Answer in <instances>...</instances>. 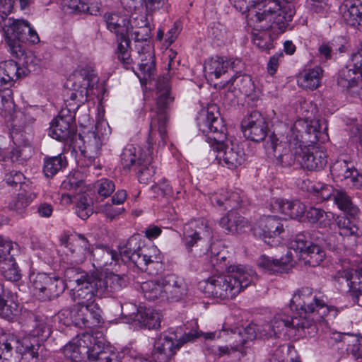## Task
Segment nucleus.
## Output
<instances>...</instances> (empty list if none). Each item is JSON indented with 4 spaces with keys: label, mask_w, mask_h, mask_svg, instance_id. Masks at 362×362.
<instances>
[{
    "label": "nucleus",
    "mask_w": 362,
    "mask_h": 362,
    "mask_svg": "<svg viewBox=\"0 0 362 362\" xmlns=\"http://www.w3.org/2000/svg\"><path fill=\"white\" fill-rule=\"evenodd\" d=\"M66 165V160L65 157L59 154L45 158L43 171L47 177H53Z\"/></svg>",
    "instance_id": "obj_47"
},
{
    "label": "nucleus",
    "mask_w": 362,
    "mask_h": 362,
    "mask_svg": "<svg viewBox=\"0 0 362 362\" xmlns=\"http://www.w3.org/2000/svg\"><path fill=\"white\" fill-rule=\"evenodd\" d=\"M69 81L72 83L71 87L66 90L64 99L67 110H62L59 115L54 119L49 129V135L58 141H66L71 139L75 134L73 124V116L71 110L78 108L81 104L87 101L93 87L98 82V76L93 72L86 69L76 71Z\"/></svg>",
    "instance_id": "obj_3"
},
{
    "label": "nucleus",
    "mask_w": 362,
    "mask_h": 362,
    "mask_svg": "<svg viewBox=\"0 0 362 362\" xmlns=\"http://www.w3.org/2000/svg\"><path fill=\"white\" fill-rule=\"evenodd\" d=\"M95 276L91 275L90 277H86L82 283L75 285L71 290L73 300L78 305L100 308L95 301V297H99L95 286Z\"/></svg>",
    "instance_id": "obj_21"
},
{
    "label": "nucleus",
    "mask_w": 362,
    "mask_h": 362,
    "mask_svg": "<svg viewBox=\"0 0 362 362\" xmlns=\"http://www.w3.org/2000/svg\"><path fill=\"white\" fill-rule=\"evenodd\" d=\"M293 260V255L288 251L285 257L280 259H273L264 255H262L258 260V266L269 273L283 272L286 267Z\"/></svg>",
    "instance_id": "obj_33"
},
{
    "label": "nucleus",
    "mask_w": 362,
    "mask_h": 362,
    "mask_svg": "<svg viewBox=\"0 0 362 362\" xmlns=\"http://www.w3.org/2000/svg\"><path fill=\"white\" fill-rule=\"evenodd\" d=\"M306 4L310 12L320 17H325L329 9L327 0H307Z\"/></svg>",
    "instance_id": "obj_56"
},
{
    "label": "nucleus",
    "mask_w": 362,
    "mask_h": 362,
    "mask_svg": "<svg viewBox=\"0 0 362 362\" xmlns=\"http://www.w3.org/2000/svg\"><path fill=\"white\" fill-rule=\"evenodd\" d=\"M101 313L100 308L76 304L71 309L64 310L62 315L67 317L64 322L66 325H74L80 328H89L101 322Z\"/></svg>",
    "instance_id": "obj_16"
},
{
    "label": "nucleus",
    "mask_w": 362,
    "mask_h": 362,
    "mask_svg": "<svg viewBox=\"0 0 362 362\" xmlns=\"http://www.w3.org/2000/svg\"><path fill=\"white\" fill-rule=\"evenodd\" d=\"M76 213L81 219H87L93 213L92 199L88 196H81L76 204Z\"/></svg>",
    "instance_id": "obj_52"
},
{
    "label": "nucleus",
    "mask_w": 362,
    "mask_h": 362,
    "mask_svg": "<svg viewBox=\"0 0 362 362\" xmlns=\"http://www.w3.org/2000/svg\"><path fill=\"white\" fill-rule=\"evenodd\" d=\"M334 339L337 341L342 342L346 346V350L351 352V349L354 347L360 339L358 337L350 334L349 333L337 334Z\"/></svg>",
    "instance_id": "obj_62"
},
{
    "label": "nucleus",
    "mask_w": 362,
    "mask_h": 362,
    "mask_svg": "<svg viewBox=\"0 0 362 362\" xmlns=\"http://www.w3.org/2000/svg\"><path fill=\"white\" fill-rule=\"evenodd\" d=\"M15 0H0V21H6L7 16L13 12Z\"/></svg>",
    "instance_id": "obj_64"
},
{
    "label": "nucleus",
    "mask_w": 362,
    "mask_h": 362,
    "mask_svg": "<svg viewBox=\"0 0 362 362\" xmlns=\"http://www.w3.org/2000/svg\"><path fill=\"white\" fill-rule=\"evenodd\" d=\"M35 197V195L33 194H28L27 192L19 193L9 203L8 207L11 210L15 211L18 213H21L22 211L30 204V203Z\"/></svg>",
    "instance_id": "obj_53"
},
{
    "label": "nucleus",
    "mask_w": 362,
    "mask_h": 362,
    "mask_svg": "<svg viewBox=\"0 0 362 362\" xmlns=\"http://www.w3.org/2000/svg\"><path fill=\"white\" fill-rule=\"evenodd\" d=\"M342 18L346 24L362 28V4L359 1L347 3L342 11Z\"/></svg>",
    "instance_id": "obj_35"
},
{
    "label": "nucleus",
    "mask_w": 362,
    "mask_h": 362,
    "mask_svg": "<svg viewBox=\"0 0 362 362\" xmlns=\"http://www.w3.org/2000/svg\"><path fill=\"white\" fill-rule=\"evenodd\" d=\"M283 0H262L259 11H252L257 26L272 28L273 33L279 35L286 31L296 13L293 4Z\"/></svg>",
    "instance_id": "obj_5"
},
{
    "label": "nucleus",
    "mask_w": 362,
    "mask_h": 362,
    "mask_svg": "<svg viewBox=\"0 0 362 362\" xmlns=\"http://www.w3.org/2000/svg\"><path fill=\"white\" fill-rule=\"evenodd\" d=\"M35 295L42 300L58 297L65 289L62 279L51 277L45 273L33 274L30 277Z\"/></svg>",
    "instance_id": "obj_17"
},
{
    "label": "nucleus",
    "mask_w": 362,
    "mask_h": 362,
    "mask_svg": "<svg viewBox=\"0 0 362 362\" xmlns=\"http://www.w3.org/2000/svg\"><path fill=\"white\" fill-rule=\"evenodd\" d=\"M91 275L86 274L78 267H72L66 268L64 272V277L66 280L65 286L74 287L75 285L79 284L90 277Z\"/></svg>",
    "instance_id": "obj_50"
},
{
    "label": "nucleus",
    "mask_w": 362,
    "mask_h": 362,
    "mask_svg": "<svg viewBox=\"0 0 362 362\" xmlns=\"http://www.w3.org/2000/svg\"><path fill=\"white\" fill-rule=\"evenodd\" d=\"M272 147L276 165L284 168L291 167L298 162L301 140L298 135L291 138L286 134H275L270 136Z\"/></svg>",
    "instance_id": "obj_10"
},
{
    "label": "nucleus",
    "mask_w": 362,
    "mask_h": 362,
    "mask_svg": "<svg viewBox=\"0 0 362 362\" xmlns=\"http://www.w3.org/2000/svg\"><path fill=\"white\" fill-rule=\"evenodd\" d=\"M322 74V68L316 66L302 74L298 78V83L305 89L315 90L320 86Z\"/></svg>",
    "instance_id": "obj_37"
},
{
    "label": "nucleus",
    "mask_w": 362,
    "mask_h": 362,
    "mask_svg": "<svg viewBox=\"0 0 362 362\" xmlns=\"http://www.w3.org/2000/svg\"><path fill=\"white\" fill-rule=\"evenodd\" d=\"M199 337L196 331H190L179 339L174 332L165 334L155 341L152 357L157 362H167L185 343L192 341Z\"/></svg>",
    "instance_id": "obj_11"
},
{
    "label": "nucleus",
    "mask_w": 362,
    "mask_h": 362,
    "mask_svg": "<svg viewBox=\"0 0 362 362\" xmlns=\"http://www.w3.org/2000/svg\"><path fill=\"white\" fill-rule=\"evenodd\" d=\"M230 340L233 341L231 349L233 351H240L241 348L247 341L240 329L230 331Z\"/></svg>",
    "instance_id": "obj_61"
},
{
    "label": "nucleus",
    "mask_w": 362,
    "mask_h": 362,
    "mask_svg": "<svg viewBox=\"0 0 362 362\" xmlns=\"http://www.w3.org/2000/svg\"><path fill=\"white\" fill-rule=\"evenodd\" d=\"M233 83L238 87L240 90L245 95H249L254 89L253 82L248 75L233 77Z\"/></svg>",
    "instance_id": "obj_60"
},
{
    "label": "nucleus",
    "mask_w": 362,
    "mask_h": 362,
    "mask_svg": "<svg viewBox=\"0 0 362 362\" xmlns=\"http://www.w3.org/2000/svg\"><path fill=\"white\" fill-rule=\"evenodd\" d=\"M106 27L111 33L119 36L121 40L129 35V18L123 11L107 12L103 16Z\"/></svg>",
    "instance_id": "obj_25"
},
{
    "label": "nucleus",
    "mask_w": 362,
    "mask_h": 362,
    "mask_svg": "<svg viewBox=\"0 0 362 362\" xmlns=\"http://www.w3.org/2000/svg\"><path fill=\"white\" fill-rule=\"evenodd\" d=\"M95 192L101 197H108L115 189V183L108 179L104 178L95 183Z\"/></svg>",
    "instance_id": "obj_57"
},
{
    "label": "nucleus",
    "mask_w": 362,
    "mask_h": 362,
    "mask_svg": "<svg viewBox=\"0 0 362 362\" xmlns=\"http://www.w3.org/2000/svg\"><path fill=\"white\" fill-rule=\"evenodd\" d=\"M209 36L219 45L227 38L226 29L220 23H214L209 28Z\"/></svg>",
    "instance_id": "obj_58"
},
{
    "label": "nucleus",
    "mask_w": 362,
    "mask_h": 362,
    "mask_svg": "<svg viewBox=\"0 0 362 362\" xmlns=\"http://www.w3.org/2000/svg\"><path fill=\"white\" fill-rule=\"evenodd\" d=\"M340 279L345 281L347 286L349 287V292L353 297L362 291V269L358 272H355L353 274L351 271L344 270L341 272Z\"/></svg>",
    "instance_id": "obj_44"
},
{
    "label": "nucleus",
    "mask_w": 362,
    "mask_h": 362,
    "mask_svg": "<svg viewBox=\"0 0 362 362\" xmlns=\"http://www.w3.org/2000/svg\"><path fill=\"white\" fill-rule=\"evenodd\" d=\"M245 137L255 142L263 141L267 135V123L263 115L257 110L251 112L241 123Z\"/></svg>",
    "instance_id": "obj_19"
},
{
    "label": "nucleus",
    "mask_w": 362,
    "mask_h": 362,
    "mask_svg": "<svg viewBox=\"0 0 362 362\" xmlns=\"http://www.w3.org/2000/svg\"><path fill=\"white\" fill-rule=\"evenodd\" d=\"M141 289L144 297L149 301L166 300L163 279L143 282L141 284Z\"/></svg>",
    "instance_id": "obj_34"
},
{
    "label": "nucleus",
    "mask_w": 362,
    "mask_h": 362,
    "mask_svg": "<svg viewBox=\"0 0 362 362\" xmlns=\"http://www.w3.org/2000/svg\"><path fill=\"white\" fill-rule=\"evenodd\" d=\"M95 338L88 334H82L73 338L64 349V356L74 361H79L83 354L89 355L93 346L95 343Z\"/></svg>",
    "instance_id": "obj_23"
},
{
    "label": "nucleus",
    "mask_w": 362,
    "mask_h": 362,
    "mask_svg": "<svg viewBox=\"0 0 362 362\" xmlns=\"http://www.w3.org/2000/svg\"><path fill=\"white\" fill-rule=\"evenodd\" d=\"M95 281L99 298L108 297L127 286L125 277L114 273L107 274L104 278L95 276Z\"/></svg>",
    "instance_id": "obj_26"
},
{
    "label": "nucleus",
    "mask_w": 362,
    "mask_h": 362,
    "mask_svg": "<svg viewBox=\"0 0 362 362\" xmlns=\"http://www.w3.org/2000/svg\"><path fill=\"white\" fill-rule=\"evenodd\" d=\"M334 202L338 208L351 216L359 213V209L353 204L351 197L344 189H337L334 194Z\"/></svg>",
    "instance_id": "obj_42"
},
{
    "label": "nucleus",
    "mask_w": 362,
    "mask_h": 362,
    "mask_svg": "<svg viewBox=\"0 0 362 362\" xmlns=\"http://www.w3.org/2000/svg\"><path fill=\"white\" fill-rule=\"evenodd\" d=\"M121 260L124 263L132 262L139 269L148 271V267L154 264H158L156 257L151 255V252L156 250L153 247H146L142 244L138 236H132L127 242L119 247Z\"/></svg>",
    "instance_id": "obj_9"
},
{
    "label": "nucleus",
    "mask_w": 362,
    "mask_h": 362,
    "mask_svg": "<svg viewBox=\"0 0 362 362\" xmlns=\"http://www.w3.org/2000/svg\"><path fill=\"white\" fill-rule=\"evenodd\" d=\"M270 206L273 212L281 214L293 219L302 217L305 211V205L298 200L289 201L281 198H273Z\"/></svg>",
    "instance_id": "obj_27"
},
{
    "label": "nucleus",
    "mask_w": 362,
    "mask_h": 362,
    "mask_svg": "<svg viewBox=\"0 0 362 362\" xmlns=\"http://www.w3.org/2000/svg\"><path fill=\"white\" fill-rule=\"evenodd\" d=\"M300 145V153L298 163L308 170H320L327 163V153L318 146L314 145Z\"/></svg>",
    "instance_id": "obj_20"
},
{
    "label": "nucleus",
    "mask_w": 362,
    "mask_h": 362,
    "mask_svg": "<svg viewBox=\"0 0 362 362\" xmlns=\"http://www.w3.org/2000/svg\"><path fill=\"white\" fill-rule=\"evenodd\" d=\"M212 204L222 207L225 210H233L238 207L242 202V197L238 192H228L223 189L212 194L210 196Z\"/></svg>",
    "instance_id": "obj_30"
},
{
    "label": "nucleus",
    "mask_w": 362,
    "mask_h": 362,
    "mask_svg": "<svg viewBox=\"0 0 362 362\" xmlns=\"http://www.w3.org/2000/svg\"><path fill=\"white\" fill-rule=\"evenodd\" d=\"M336 224L340 235L344 238H358L362 235V230L352 220L345 216H339Z\"/></svg>",
    "instance_id": "obj_38"
},
{
    "label": "nucleus",
    "mask_w": 362,
    "mask_h": 362,
    "mask_svg": "<svg viewBox=\"0 0 362 362\" xmlns=\"http://www.w3.org/2000/svg\"><path fill=\"white\" fill-rule=\"evenodd\" d=\"M255 235L270 244V240L279 235L284 231V225L276 216L260 218L252 228Z\"/></svg>",
    "instance_id": "obj_24"
},
{
    "label": "nucleus",
    "mask_w": 362,
    "mask_h": 362,
    "mask_svg": "<svg viewBox=\"0 0 362 362\" xmlns=\"http://www.w3.org/2000/svg\"><path fill=\"white\" fill-rule=\"evenodd\" d=\"M28 60L27 68H22L13 60L0 62V90H9L16 80L27 74V71H37L40 67V60L31 57Z\"/></svg>",
    "instance_id": "obj_14"
},
{
    "label": "nucleus",
    "mask_w": 362,
    "mask_h": 362,
    "mask_svg": "<svg viewBox=\"0 0 362 362\" xmlns=\"http://www.w3.org/2000/svg\"><path fill=\"white\" fill-rule=\"evenodd\" d=\"M320 129L318 120L298 119L292 127H286V134L291 138L298 135L299 139L303 141L302 145H305V142L315 144L320 139Z\"/></svg>",
    "instance_id": "obj_22"
},
{
    "label": "nucleus",
    "mask_w": 362,
    "mask_h": 362,
    "mask_svg": "<svg viewBox=\"0 0 362 362\" xmlns=\"http://www.w3.org/2000/svg\"><path fill=\"white\" fill-rule=\"evenodd\" d=\"M137 322L148 329H157L160 327V314L151 308H143Z\"/></svg>",
    "instance_id": "obj_45"
},
{
    "label": "nucleus",
    "mask_w": 362,
    "mask_h": 362,
    "mask_svg": "<svg viewBox=\"0 0 362 362\" xmlns=\"http://www.w3.org/2000/svg\"><path fill=\"white\" fill-rule=\"evenodd\" d=\"M129 34L135 41H146L151 38V29L150 25H148L144 27H140L139 29L134 30Z\"/></svg>",
    "instance_id": "obj_63"
},
{
    "label": "nucleus",
    "mask_w": 362,
    "mask_h": 362,
    "mask_svg": "<svg viewBox=\"0 0 362 362\" xmlns=\"http://www.w3.org/2000/svg\"><path fill=\"white\" fill-rule=\"evenodd\" d=\"M204 71L206 77L211 80L220 78L227 72L224 58L216 57L206 60L204 65Z\"/></svg>",
    "instance_id": "obj_40"
},
{
    "label": "nucleus",
    "mask_w": 362,
    "mask_h": 362,
    "mask_svg": "<svg viewBox=\"0 0 362 362\" xmlns=\"http://www.w3.org/2000/svg\"><path fill=\"white\" fill-rule=\"evenodd\" d=\"M290 249L295 252L300 253L305 262L312 267L319 265L325 257V251L310 240L308 233H300L296 235L290 243Z\"/></svg>",
    "instance_id": "obj_18"
},
{
    "label": "nucleus",
    "mask_w": 362,
    "mask_h": 362,
    "mask_svg": "<svg viewBox=\"0 0 362 362\" xmlns=\"http://www.w3.org/2000/svg\"><path fill=\"white\" fill-rule=\"evenodd\" d=\"M3 31L5 40L12 49L19 47L21 42L28 41L33 44L40 42L37 32L25 20L7 19L3 26Z\"/></svg>",
    "instance_id": "obj_13"
},
{
    "label": "nucleus",
    "mask_w": 362,
    "mask_h": 362,
    "mask_svg": "<svg viewBox=\"0 0 362 362\" xmlns=\"http://www.w3.org/2000/svg\"><path fill=\"white\" fill-rule=\"evenodd\" d=\"M60 243L66 249L64 262L71 265L84 262L91 254L90 244L83 235L64 233L60 236Z\"/></svg>",
    "instance_id": "obj_12"
},
{
    "label": "nucleus",
    "mask_w": 362,
    "mask_h": 362,
    "mask_svg": "<svg viewBox=\"0 0 362 362\" xmlns=\"http://www.w3.org/2000/svg\"><path fill=\"white\" fill-rule=\"evenodd\" d=\"M234 7L240 12L244 13L247 12V16L250 20L254 23V26L258 30H267L272 28H261L257 26V23L254 20L255 17L251 14L252 11H259V4L262 3V1L259 0H233Z\"/></svg>",
    "instance_id": "obj_46"
},
{
    "label": "nucleus",
    "mask_w": 362,
    "mask_h": 362,
    "mask_svg": "<svg viewBox=\"0 0 362 362\" xmlns=\"http://www.w3.org/2000/svg\"><path fill=\"white\" fill-rule=\"evenodd\" d=\"M337 84L351 103H358L362 100V52H357L351 55L346 66L339 72Z\"/></svg>",
    "instance_id": "obj_7"
},
{
    "label": "nucleus",
    "mask_w": 362,
    "mask_h": 362,
    "mask_svg": "<svg viewBox=\"0 0 362 362\" xmlns=\"http://www.w3.org/2000/svg\"><path fill=\"white\" fill-rule=\"evenodd\" d=\"M148 153H143L133 145H128L121 154V165L125 170L134 168L139 181L143 184L148 183L155 173L152 166V142H149Z\"/></svg>",
    "instance_id": "obj_8"
},
{
    "label": "nucleus",
    "mask_w": 362,
    "mask_h": 362,
    "mask_svg": "<svg viewBox=\"0 0 362 362\" xmlns=\"http://www.w3.org/2000/svg\"><path fill=\"white\" fill-rule=\"evenodd\" d=\"M306 218L310 223L316 224L319 228H325L329 226L334 216L332 213H327L322 209L311 207L306 212Z\"/></svg>",
    "instance_id": "obj_41"
},
{
    "label": "nucleus",
    "mask_w": 362,
    "mask_h": 362,
    "mask_svg": "<svg viewBox=\"0 0 362 362\" xmlns=\"http://www.w3.org/2000/svg\"><path fill=\"white\" fill-rule=\"evenodd\" d=\"M211 238V230L204 218L191 221L184 227L182 240L188 252H192L194 247H197L203 243H206L204 250H207Z\"/></svg>",
    "instance_id": "obj_15"
},
{
    "label": "nucleus",
    "mask_w": 362,
    "mask_h": 362,
    "mask_svg": "<svg viewBox=\"0 0 362 362\" xmlns=\"http://www.w3.org/2000/svg\"><path fill=\"white\" fill-rule=\"evenodd\" d=\"M138 62L139 71L143 74V78L148 80L153 74L155 69V62L152 52L148 51L140 54Z\"/></svg>",
    "instance_id": "obj_49"
},
{
    "label": "nucleus",
    "mask_w": 362,
    "mask_h": 362,
    "mask_svg": "<svg viewBox=\"0 0 362 362\" xmlns=\"http://www.w3.org/2000/svg\"><path fill=\"white\" fill-rule=\"evenodd\" d=\"M93 265L97 269H107L108 267L116 265L119 260L120 255L115 250L108 247L99 246L91 250Z\"/></svg>",
    "instance_id": "obj_29"
},
{
    "label": "nucleus",
    "mask_w": 362,
    "mask_h": 362,
    "mask_svg": "<svg viewBox=\"0 0 362 362\" xmlns=\"http://www.w3.org/2000/svg\"><path fill=\"white\" fill-rule=\"evenodd\" d=\"M6 94L0 90V115L4 117L11 115L14 110V103L10 90H6Z\"/></svg>",
    "instance_id": "obj_55"
},
{
    "label": "nucleus",
    "mask_w": 362,
    "mask_h": 362,
    "mask_svg": "<svg viewBox=\"0 0 362 362\" xmlns=\"http://www.w3.org/2000/svg\"><path fill=\"white\" fill-rule=\"evenodd\" d=\"M247 224L248 222L246 218L233 210H230L227 215L220 220L221 226L230 233L240 232L247 226Z\"/></svg>",
    "instance_id": "obj_36"
},
{
    "label": "nucleus",
    "mask_w": 362,
    "mask_h": 362,
    "mask_svg": "<svg viewBox=\"0 0 362 362\" xmlns=\"http://www.w3.org/2000/svg\"><path fill=\"white\" fill-rule=\"evenodd\" d=\"M122 42H120L117 47V59L123 64L124 68L129 69L133 61L127 49L129 40L127 38L122 39Z\"/></svg>",
    "instance_id": "obj_54"
},
{
    "label": "nucleus",
    "mask_w": 362,
    "mask_h": 362,
    "mask_svg": "<svg viewBox=\"0 0 362 362\" xmlns=\"http://www.w3.org/2000/svg\"><path fill=\"white\" fill-rule=\"evenodd\" d=\"M166 300L178 301L188 293L185 281L175 274H168L163 278Z\"/></svg>",
    "instance_id": "obj_28"
},
{
    "label": "nucleus",
    "mask_w": 362,
    "mask_h": 362,
    "mask_svg": "<svg viewBox=\"0 0 362 362\" xmlns=\"http://www.w3.org/2000/svg\"><path fill=\"white\" fill-rule=\"evenodd\" d=\"M290 307L303 311L305 316L293 317L285 313L275 315L270 323L277 337L285 336L288 330L294 329H301L305 335L313 337L317 332V323L322 322L326 316L334 318L338 314L336 308L328 306L308 287L302 288L293 294Z\"/></svg>",
    "instance_id": "obj_1"
},
{
    "label": "nucleus",
    "mask_w": 362,
    "mask_h": 362,
    "mask_svg": "<svg viewBox=\"0 0 362 362\" xmlns=\"http://www.w3.org/2000/svg\"><path fill=\"white\" fill-rule=\"evenodd\" d=\"M42 350V346L39 344L38 340L35 337L23 339L21 348H19V351L23 357H25L30 362H37L39 354Z\"/></svg>",
    "instance_id": "obj_39"
},
{
    "label": "nucleus",
    "mask_w": 362,
    "mask_h": 362,
    "mask_svg": "<svg viewBox=\"0 0 362 362\" xmlns=\"http://www.w3.org/2000/svg\"><path fill=\"white\" fill-rule=\"evenodd\" d=\"M168 75L158 77L156 81V115L150 124V137L156 129L161 139L162 145L166 144V125L168 121V109L174 100L170 86Z\"/></svg>",
    "instance_id": "obj_6"
},
{
    "label": "nucleus",
    "mask_w": 362,
    "mask_h": 362,
    "mask_svg": "<svg viewBox=\"0 0 362 362\" xmlns=\"http://www.w3.org/2000/svg\"><path fill=\"white\" fill-rule=\"evenodd\" d=\"M101 146L100 139L93 132L88 136V140L85 141L81 153L89 160H94L99 155Z\"/></svg>",
    "instance_id": "obj_48"
},
{
    "label": "nucleus",
    "mask_w": 362,
    "mask_h": 362,
    "mask_svg": "<svg viewBox=\"0 0 362 362\" xmlns=\"http://www.w3.org/2000/svg\"><path fill=\"white\" fill-rule=\"evenodd\" d=\"M100 346L95 343L88 356L89 362H121V358L117 352L110 349L98 351Z\"/></svg>",
    "instance_id": "obj_43"
},
{
    "label": "nucleus",
    "mask_w": 362,
    "mask_h": 362,
    "mask_svg": "<svg viewBox=\"0 0 362 362\" xmlns=\"http://www.w3.org/2000/svg\"><path fill=\"white\" fill-rule=\"evenodd\" d=\"M14 144L17 146L10 151L9 158L12 162H21L26 159L25 152L27 149L30 151V139L26 135H23L17 129H13L11 133Z\"/></svg>",
    "instance_id": "obj_32"
},
{
    "label": "nucleus",
    "mask_w": 362,
    "mask_h": 362,
    "mask_svg": "<svg viewBox=\"0 0 362 362\" xmlns=\"http://www.w3.org/2000/svg\"><path fill=\"white\" fill-rule=\"evenodd\" d=\"M226 269V274L213 276L204 282L206 294L221 299L233 298L253 281L255 272L249 267L230 265Z\"/></svg>",
    "instance_id": "obj_4"
},
{
    "label": "nucleus",
    "mask_w": 362,
    "mask_h": 362,
    "mask_svg": "<svg viewBox=\"0 0 362 362\" xmlns=\"http://www.w3.org/2000/svg\"><path fill=\"white\" fill-rule=\"evenodd\" d=\"M143 308H137L135 304L125 303L122 305V315L127 320L128 322H138Z\"/></svg>",
    "instance_id": "obj_59"
},
{
    "label": "nucleus",
    "mask_w": 362,
    "mask_h": 362,
    "mask_svg": "<svg viewBox=\"0 0 362 362\" xmlns=\"http://www.w3.org/2000/svg\"><path fill=\"white\" fill-rule=\"evenodd\" d=\"M4 290L3 285L0 283V315L8 320H13L20 315H26L30 318L33 314L27 310L23 311L22 306L13 300H4L2 298Z\"/></svg>",
    "instance_id": "obj_31"
},
{
    "label": "nucleus",
    "mask_w": 362,
    "mask_h": 362,
    "mask_svg": "<svg viewBox=\"0 0 362 362\" xmlns=\"http://www.w3.org/2000/svg\"><path fill=\"white\" fill-rule=\"evenodd\" d=\"M0 270L8 281H18L21 278V274L17 264L11 259L0 264Z\"/></svg>",
    "instance_id": "obj_51"
},
{
    "label": "nucleus",
    "mask_w": 362,
    "mask_h": 362,
    "mask_svg": "<svg viewBox=\"0 0 362 362\" xmlns=\"http://www.w3.org/2000/svg\"><path fill=\"white\" fill-rule=\"evenodd\" d=\"M197 123L199 131L206 136V141L217 151L216 158L222 165L235 169L245 162L243 148L238 144L226 140L227 129L216 104L202 109L197 117Z\"/></svg>",
    "instance_id": "obj_2"
}]
</instances>
